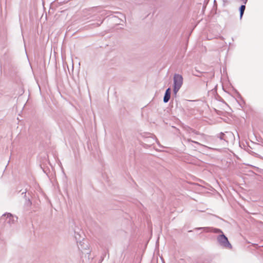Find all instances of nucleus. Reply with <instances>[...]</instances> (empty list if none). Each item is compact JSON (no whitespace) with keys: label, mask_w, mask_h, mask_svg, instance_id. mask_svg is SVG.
<instances>
[{"label":"nucleus","mask_w":263,"mask_h":263,"mask_svg":"<svg viewBox=\"0 0 263 263\" xmlns=\"http://www.w3.org/2000/svg\"><path fill=\"white\" fill-rule=\"evenodd\" d=\"M17 217L13 216L10 213L4 214L1 218V220L2 221L5 220L6 223L8 224L10 226H11L12 224H14L15 222L17 221Z\"/></svg>","instance_id":"obj_3"},{"label":"nucleus","mask_w":263,"mask_h":263,"mask_svg":"<svg viewBox=\"0 0 263 263\" xmlns=\"http://www.w3.org/2000/svg\"><path fill=\"white\" fill-rule=\"evenodd\" d=\"M188 141H191V142H193V143H195V144H198V145H201V146H204V147H206V148H208L211 149V148H210V147H208V146H205V145H202V144H201L199 143V142H198L194 141L191 140H188Z\"/></svg>","instance_id":"obj_9"},{"label":"nucleus","mask_w":263,"mask_h":263,"mask_svg":"<svg viewBox=\"0 0 263 263\" xmlns=\"http://www.w3.org/2000/svg\"><path fill=\"white\" fill-rule=\"evenodd\" d=\"M196 72H197L198 73H199V74H200V72H198V70H196Z\"/></svg>","instance_id":"obj_15"},{"label":"nucleus","mask_w":263,"mask_h":263,"mask_svg":"<svg viewBox=\"0 0 263 263\" xmlns=\"http://www.w3.org/2000/svg\"><path fill=\"white\" fill-rule=\"evenodd\" d=\"M76 240L78 241V240H80V238H78L77 236H75Z\"/></svg>","instance_id":"obj_14"},{"label":"nucleus","mask_w":263,"mask_h":263,"mask_svg":"<svg viewBox=\"0 0 263 263\" xmlns=\"http://www.w3.org/2000/svg\"><path fill=\"white\" fill-rule=\"evenodd\" d=\"M171 94V88H168L164 93V96L163 97V102L164 103H167L170 99Z\"/></svg>","instance_id":"obj_5"},{"label":"nucleus","mask_w":263,"mask_h":263,"mask_svg":"<svg viewBox=\"0 0 263 263\" xmlns=\"http://www.w3.org/2000/svg\"><path fill=\"white\" fill-rule=\"evenodd\" d=\"M183 84V77L181 75L175 73L173 78V92L175 95L181 87Z\"/></svg>","instance_id":"obj_1"},{"label":"nucleus","mask_w":263,"mask_h":263,"mask_svg":"<svg viewBox=\"0 0 263 263\" xmlns=\"http://www.w3.org/2000/svg\"><path fill=\"white\" fill-rule=\"evenodd\" d=\"M243 4H246L248 0H241Z\"/></svg>","instance_id":"obj_11"},{"label":"nucleus","mask_w":263,"mask_h":263,"mask_svg":"<svg viewBox=\"0 0 263 263\" xmlns=\"http://www.w3.org/2000/svg\"><path fill=\"white\" fill-rule=\"evenodd\" d=\"M31 204H32V202L30 201V200L29 198H28V199L26 198L25 205L27 207H29L31 205Z\"/></svg>","instance_id":"obj_8"},{"label":"nucleus","mask_w":263,"mask_h":263,"mask_svg":"<svg viewBox=\"0 0 263 263\" xmlns=\"http://www.w3.org/2000/svg\"><path fill=\"white\" fill-rule=\"evenodd\" d=\"M246 9V4H243V5H241L239 7V10L240 13V18L241 19L243 15L244 11Z\"/></svg>","instance_id":"obj_6"},{"label":"nucleus","mask_w":263,"mask_h":263,"mask_svg":"<svg viewBox=\"0 0 263 263\" xmlns=\"http://www.w3.org/2000/svg\"><path fill=\"white\" fill-rule=\"evenodd\" d=\"M218 137L221 140H223L227 142H228V140L226 138V137L225 136V134L223 133H220L218 136Z\"/></svg>","instance_id":"obj_7"},{"label":"nucleus","mask_w":263,"mask_h":263,"mask_svg":"<svg viewBox=\"0 0 263 263\" xmlns=\"http://www.w3.org/2000/svg\"><path fill=\"white\" fill-rule=\"evenodd\" d=\"M22 195H24V197H26V190H25V191L23 192H22Z\"/></svg>","instance_id":"obj_10"},{"label":"nucleus","mask_w":263,"mask_h":263,"mask_svg":"<svg viewBox=\"0 0 263 263\" xmlns=\"http://www.w3.org/2000/svg\"><path fill=\"white\" fill-rule=\"evenodd\" d=\"M196 230H203V232L206 233L211 232L218 234L219 232H222V231L217 228H214L213 227H198L195 229Z\"/></svg>","instance_id":"obj_4"},{"label":"nucleus","mask_w":263,"mask_h":263,"mask_svg":"<svg viewBox=\"0 0 263 263\" xmlns=\"http://www.w3.org/2000/svg\"><path fill=\"white\" fill-rule=\"evenodd\" d=\"M220 235H218L217 237V241L219 245L223 248L231 249L232 246L228 240V238L224 235L223 232H219Z\"/></svg>","instance_id":"obj_2"},{"label":"nucleus","mask_w":263,"mask_h":263,"mask_svg":"<svg viewBox=\"0 0 263 263\" xmlns=\"http://www.w3.org/2000/svg\"><path fill=\"white\" fill-rule=\"evenodd\" d=\"M193 74L194 76H197V77H200V75L198 73H197V74L196 73H193Z\"/></svg>","instance_id":"obj_12"},{"label":"nucleus","mask_w":263,"mask_h":263,"mask_svg":"<svg viewBox=\"0 0 263 263\" xmlns=\"http://www.w3.org/2000/svg\"><path fill=\"white\" fill-rule=\"evenodd\" d=\"M102 23V21L100 23H97V26H100Z\"/></svg>","instance_id":"obj_13"}]
</instances>
